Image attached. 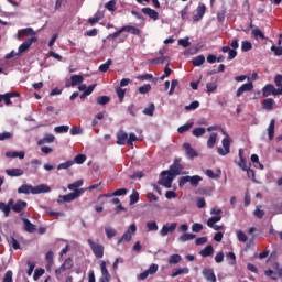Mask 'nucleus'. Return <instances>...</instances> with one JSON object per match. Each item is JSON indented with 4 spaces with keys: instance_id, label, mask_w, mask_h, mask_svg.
<instances>
[{
    "instance_id": "1",
    "label": "nucleus",
    "mask_w": 282,
    "mask_h": 282,
    "mask_svg": "<svg viewBox=\"0 0 282 282\" xmlns=\"http://www.w3.org/2000/svg\"><path fill=\"white\" fill-rule=\"evenodd\" d=\"M52 188L45 184L32 186L31 184H23L18 188L19 195H41V193H50Z\"/></svg>"
},
{
    "instance_id": "2",
    "label": "nucleus",
    "mask_w": 282,
    "mask_h": 282,
    "mask_svg": "<svg viewBox=\"0 0 282 282\" xmlns=\"http://www.w3.org/2000/svg\"><path fill=\"white\" fill-rule=\"evenodd\" d=\"M203 177L199 175L194 176H182L178 181V186L182 188L185 184H191L194 188L199 186V182H203Z\"/></svg>"
},
{
    "instance_id": "3",
    "label": "nucleus",
    "mask_w": 282,
    "mask_h": 282,
    "mask_svg": "<svg viewBox=\"0 0 282 282\" xmlns=\"http://www.w3.org/2000/svg\"><path fill=\"white\" fill-rule=\"evenodd\" d=\"M87 243L96 259H102L105 257V246L97 243L93 239H87Z\"/></svg>"
},
{
    "instance_id": "4",
    "label": "nucleus",
    "mask_w": 282,
    "mask_h": 282,
    "mask_svg": "<svg viewBox=\"0 0 282 282\" xmlns=\"http://www.w3.org/2000/svg\"><path fill=\"white\" fill-rule=\"evenodd\" d=\"M175 175H173L170 171H163L161 173V178L159 181V184L161 186H164L165 188H171L173 186V180Z\"/></svg>"
},
{
    "instance_id": "5",
    "label": "nucleus",
    "mask_w": 282,
    "mask_h": 282,
    "mask_svg": "<svg viewBox=\"0 0 282 282\" xmlns=\"http://www.w3.org/2000/svg\"><path fill=\"white\" fill-rule=\"evenodd\" d=\"M269 96H282V88H275L272 84H267L262 88V97L268 98Z\"/></svg>"
},
{
    "instance_id": "6",
    "label": "nucleus",
    "mask_w": 282,
    "mask_h": 282,
    "mask_svg": "<svg viewBox=\"0 0 282 282\" xmlns=\"http://www.w3.org/2000/svg\"><path fill=\"white\" fill-rule=\"evenodd\" d=\"M225 138L221 141L223 148H218V155H228L230 153V143L232 140L228 133L224 132Z\"/></svg>"
},
{
    "instance_id": "7",
    "label": "nucleus",
    "mask_w": 282,
    "mask_h": 282,
    "mask_svg": "<svg viewBox=\"0 0 282 282\" xmlns=\"http://www.w3.org/2000/svg\"><path fill=\"white\" fill-rule=\"evenodd\" d=\"M137 231H138V227L135 226V224L130 225L129 229L117 241L118 246H120L122 241H127V242L131 241V239L133 238L132 235H135Z\"/></svg>"
},
{
    "instance_id": "8",
    "label": "nucleus",
    "mask_w": 282,
    "mask_h": 282,
    "mask_svg": "<svg viewBox=\"0 0 282 282\" xmlns=\"http://www.w3.org/2000/svg\"><path fill=\"white\" fill-rule=\"evenodd\" d=\"M204 14H206V4L200 2L193 12V21H202V19H204Z\"/></svg>"
},
{
    "instance_id": "9",
    "label": "nucleus",
    "mask_w": 282,
    "mask_h": 282,
    "mask_svg": "<svg viewBox=\"0 0 282 282\" xmlns=\"http://www.w3.org/2000/svg\"><path fill=\"white\" fill-rule=\"evenodd\" d=\"M37 42H39V37H36V36H33V37H31V39L24 41V42L19 46L17 54H20V55H21V54H23V52H28V48H29V47H32V44H33V43H37Z\"/></svg>"
},
{
    "instance_id": "10",
    "label": "nucleus",
    "mask_w": 282,
    "mask_h": 282,
    "mask_svg": "<svg viewBox=\"0 0 282 282\" xmlns=\"http://www.w3.org/2000/svg\"><path fill=\"white\" fill-rule=\"evenodd\" d=\"M72 268H74V260L67 258L64 263L55 270V274L61 275L63 272H66V270H72Z\"/></svg>"
},
{
    "instance_id": "11",
    "label": "nucleus",
    "mask_w": 282,
    "mask_h": 282,
    "mask_svg": "<svg viewBox=\"0 0 282 282\" xmlns=\"http://www.w3.org/2000/svg\"><path fill=\"white\" fill-rule=\"evenodd\" d=\"M202 274L207 282H217V275H215V270L210 268H205L203 269Z\"/></svg>"
},
{
    "instance_id": "12",
    "label": "nucleus",
    "mask_w": 282,
    "mask_h": 282,
    "mask_svg": "<svg viewBox=\"0 0 282 282\" xmlns=\"http://www.w3.org/2000/svg\"><path fill=\"white\" fill-rule=\"evenodd\" d=\"M83 80H85L83 75H73L70 76V79L66 80L65 87H76V85H80Z\"/></svg>"
},
{
    "instance_id": "13",
    "label": "nucleus",
    "mask_w": 282,
    "mask_h": 282,
    "mask_svg": "<svg viewBox=\"0 0 282 282\" xmlns=\"http://www.w3.org/2000/svg\"><path fill=\"white\" fill-rule=\"evenodd\" d=\"M83 193H85L84 189H76L75 192L59 197L63 199V202H74V199H78V197L83 195Z\"/></svg>"
},
{
    "instance_id": "14",
    "label": "nucleus",
    "mask_w": 282,
    "mask_h": 282,
    "mask_svg": "<svg viewBox=\"0 0 282 282\" xmlns=\"http://www.w3.org/2000/svg\"><path fill=\"white\" fill-rule=\"evenodd\" d=\"M252 89H254V84H252V82H248L237 89L236 96L237 98H240V96H243L246 91H252Z\"/></svg>"
},
{
    "instance_id": "15",
    "label": "nucleus",
    "mask_w": 282,
    "mask_h": 282,
    "mask_svg": "<svg viewBox=\"0 0 282 282\" xmlns=\"http://www.w3.org/2000/svg\"><path fill=\"white\" fill-rule=\"evenodd\" d=\"M184 171V165L180 163V160H175L174 163L170 166V173L174 175H181Z\"/></svg>"
},
{
    "instance_id": "16",
    "label": "nucleus",
    "mask_w": 282,
    "mask_h": 282,
    "mask_svg": "<svg viewBox=\"0 0 282 282\" xmlns=\"http://www.w3.org/2000/svg\"><path fill=\"white\" fill-rule=\"evenodd\" d=\"M183 149H184L186 155L191 160H195V158H199V153L197 152V150H195V149H193V147H191V143H184Z\"/></svg>"
},
{
    "instance_id": "17",
    "label": "nucleus",
    "mask_w": 282,
    "mask_h": 282,
    "mask_svg": "<svg viewBox=\"0 0 282 282\" xmlns=\"http://www.w3.org/2000/svg\"><path fill=\"white\" fill-rule=\"evenodd\" d=\"M24 36H31V39H32V37L36 36V32L32 28H25V29L20 30L17 34V37L20 41H21V39H24Z\"/></svg>"
},
{
    "instance_id": "18",
    "label": "nucleus",
    "mask_w": 282,
    "mask_h": 282,
    "mask_svg": "<svg viewBox=\"0 0 282 282\" xmlns=\"http://www.w3.org/2000/svg\"><path fill=\"white\" fill-rule=\"evenodd\" d=\"M19 96L21 95L18 91L6 93L4 95H1V102L4 100V105L10 107V105H12L11 98H19Z\"/></svg>"
},
{
    "instance_id": "19",
    "label": "nucleus",
    "mask_w": 282,
    "mask_h": 282,
    "mask_svg": "<svg viewBox=\"0 0 282 282\" xmlns=\"http://www.w3.org/2000/svg\"><path fill=\"white\" fill-rule=\"evenodd\" d=\"M141 12L142 14H145V17L152 19L153 21H158V19H160V13H158V11L149 7L142 8Z\"/></svg>"
},
{
    "instance_id": "20",
    "label": "nucleus",
    "mask_w": 282,
    "mask_h": 282,
    "mask_svg": "<svg viewBox=\"0 0 282 282\" xmlns=\"http://www.w3.org/2000/svg\"><path fill=\"white\" fill-rule=\"evenodd\" d=\"M176 229H177V223H172L170 226L163 225L160 231V235L161 237H166L169 232H175Z\"/></svg>"
},
{
    "instance_id": "21",
    "label": "nucleus",
    "mask_w": 282,
    "mask_h": 282,
    "mask_svg": "<svg viewBox=\"0 0 282 282\" xmlns=\"http://www.w3.org/2000/svg\"><path fill=\"white\" fill-rule=\"evenodd\" d=\"M129 140V134L124 131H119L117 133V141L116 143L119 145V147H124V144H127Z\"/></svg>"
},
{
    "instance_id": "22",
    "label": "nucleus",
    "mask_w": 282,
    "mask_h": 282,
    "mask_svg": "<svg viewBox=\"0 0 282 282\" xmlns=\"http://www.w3.org/2000/svg\"><path fill=\"white\" fill-rule=\"evenodd\" d=\"M24 208H28V202L21 199L17 200L11 207L14 213H23Z\"/></svg>"
},
{
    "instance_id": "23",
    "label": "nucleus",
    "mask_w": 282,
    "mask_h": 282,
    "mask_svg": "<svg viewBox=\"0 0 282 282\" xmlns=\"http://www.w3.org/2000/svg\"><path fill=\"white\" fill-rule=\"evenodd\" d=\"M6 173L9 177H21L24 171L21 169H9V170H6Z\"/></svg>"
},
{
    "instance_id": "24",
    "label": "nucleus",
    "mask_w": 282,
    "mask_h": 282,
    "mask_svg": "<svg viewBox=\"0 0 282 282\" xmlns=\"http://www.w3.org/2000/svg\"><path fill=\"white\" fill-rule=\"evenodd\" d=\"M22 221L24 224V230L26 232H34L36 230V226L34 224H32V221H30V219L23 218Z\"/></svg>"
},
{
    "instance_id": "25",
    "label": "nucleus",
    "mask_w": 282,
    "mask_h": 282,
    "mask_svg": "<svg viewBox=\"0 0 282 282\" xmlns=\"http://www.w3.org/2000/svg\"><path fill=\"white\" fill-rule=\"evenodd\" d=\"M262 109H264L265 111H272V109H274V99L272 98L264 99L262 102Z\"/></svg>"
},
{
    "instance_id": "26",
    "label": "nucleus",
    "mask_w": 282,
    "mask_h": 282,
    "mask_svg": "<svg viewBox=\"0 0 282 282\" xmlns=\"http://www.w3.org/2000/svg\"><path fill=\"white\" fill-rule=\"evenodd\" d=\"M214 252H215V248H213V245H209L205 247L203 250H200L199 254L200 257L206 258V257H213Z\"/></svg>"
},
{
    "instance_id": "27",
    "label": "nucleus",
    "mask_w": 282,
    "mask_h": 282,
    "mask_svg": "<svg viewBox=\"0 0 282 282\" xmlns=\"http://www.w3.org/2000/svg\"><path fill=\"white\" fill-rule=\"evenodd\" d=\"M206 63V57L204 55H198L192 59L194 67H202Z\"/></svg>"
},
{
    "instance_id": "28",
    "label": "nucleus",
    "mask_w": 282,
    "mask_h": 282,
    "mask_svg": "<svg viewBox=\"0 0 282 282\" xmlns=\"http://www.w3.org/2000/svg\"><path fill=\"white\" fill-rule=\"evenodd\" d=\"M239 158L240 161L238 162V166L242 170V171H247L248 169V163H246V159L243 158V149L239 150Z\"/></svg>"
},
{
    "instance_id": "29",
    "label": "nucleus",
    "mask_w": 282,
    "mask_h": 282,
    "mask_svg": "<svg viewBox=\"0 0 282 282\" xmlns=\"http://www.w3.org/2000/svg\"><path fill=\"white\" fill-rule=\"evenodd\" d=\"M123 32H129L130 34H134V36H140V29L133 25L122 26Z\"/></svg>"
},
{
    "instance_id": "30",
    "label": "nucleus",
    "mask_w": 282,
    "mask_h": 282,
    "mask_svg": "<svg viewBox=\"0 0 282 282\" xmlns=\"http://www.w3.org/2000/svg\"><path fill=\"white\" fill-rule=\"evenodd\" d=\"M45 261L47 263L46 265V270L50 271V268H52V265H54V251H48L45 256Z\"/></svg>"
},
{
    "instance_id": "31",
    "label": "nucleus",
    "mask_w": 282,
    "mask_h": 282,
    "mask_svg": "<svg viewBox=\"0 0 282 282\" xmlns=\"http://www.w3.org/2000/svg\"><path fill=\"white\" fill-rule=\"evenodd\" d=\"M55 137L53 134H46L42 140H40L37 142L39 147L43 145V144H52V142H54Z\"/></svg>"
},
{
    "instance_id": "32",
    "label": "nucleus",
    "mask_w": 282,
    "mask_h": 282,
    "mask_svg": "<svg viewBox=\"0 0 282 282\" xmlns=\"http://www.w3.org/2000/svg\"><path fill=\"white\" fill-rule=\"evenodd\" d=\"M100 268H101V274L104 276L101 279H107V281H109L111 275L109 274V271L107 270V262L101 261Z\"/></svg>"
},
{
    "instance_id": "33",
    "label": "nucleus",
    "mask_w": 282,
    "mask_h": 282,
    "mask_svg": "<svg viewBox=\"0 0 282 282\" xmlns=\"http://www.w3.org/2000/svg\"><path fill=\"white\" fill-rule=\"evenodd\" d=\"M194 124H195L194 122H188V123H185V124L178 127L177 133L182 134V133H186V131H191V129H193Z\"/></svg>"
},
{
    "instance_id": "34",
    "label": "nucleus",
    "mask_w": 282,
    "mask_h": 282,
    "mask_svg": "<svg viewBox=\"0 0 282 282\" xmlns=\"http://www.w3.org/2000/svg\"><path fill=\"white\" fill-rule=\"evenodd\" d=\"M191 270L188 268L174 269L172 272V278L180 276V274H188Z\"/></svg>"
},
{
    "instance_id": "35",
    "label": "nucleus",
    "mask_w": 282,
    "mask_h": 282,
    "mask_svg": "<svg viewBox=\"0 0 282 282\" xmlns=\"http://www.w3.org/2000/svg\"><path fill=\"white\" fill-rule=\"evenodd\" d=\"M111 65H113V61L107 59L106 63L99 66V72H101L102 74H106V72H109V67H111Z\"/></svg>"
},
{
    "instance_id": "36",
    "label": "nucleus",
    "mask_w": 282,
    "mask_h": 282,
    "mask_svg": "<svg viewBox=\"0 0 282 282\" xmlns=\"http://www.w3.org/2000/svg\"><path fill=\"white\" fill-rule=\"evenodd\" d=\"M105 232H106L107 239H113V237L118 235V231L113 229V227H105Z\"/></svg>"
},
{
    "instance_id": "37",
    "label": "nucleus",
    "mask_w": 282,
    "mask_h": 282,
    "mask_svg": "<svg viewBox=\"0 0 282 282\" xmlns=\"http://www.w3.org/2000/svg\"><path fill=\"white\" fill-rule=\"evenodd\" d=\"M195 237L196 236L194 234L185 232L182 236H180L178 241H181V243H185V241H191L195 239Z\"/></svg>"
},
{
    "instance_id": "38",
    "label": "nucleus",
    "mask_w": 282,
    "mask_h": 282,
    "mask_svg": "<svg viewBox=\"0 0 282 282\" xmlns=\"http://www.w3.org/2000/svg\"><path fill=\"white\" fill-rule=\"evenodd\" d=\"M251 34L256 39H261L262 41H265V34H263V31H261V29L259 28L253 29Z\"/></svg>"
},
{
    "instance_id": "39",
    "label": "nucleus",
    "mask_w": 282,
    "mask_h": 282,
    "mask_svg": "<svg viewBox=\"0 0 282 282\" xmlns=\"http://www.w3.org/2000/svg\"><path fill=\"white\" fill-rule=\"evenodd\" d=\"M138 202H140V193L133 189L132 194L130 195V206H133V204H138Z\"/></svg>"
},
{
    "instance_id": "40",
    "label": "nucleus",
    "mask_w": 282,
    "mask_h": 282,
    "mask_svg": "<svg viewBox=\"0 0 282 282\" xmlns=\"http://www.w3.org/2000/svg\"><path fill=\"white\" fill-rule=\"evenodd\" d=\"M6 158H19L20 160H23L25 158V152H6Z\"/></svg>"
},
{
    "instance_id": "41",
    "label": "nucleus",
    "mask_w": 282,
    "mask_h": 282,
    "mask_svg": "<svg viewBox=\"0 0 282 282\" xmlns=\"http://www.w3.org/2000/svg\"><path fill=\"white\" fill-rule=\"evenodd\" d=\"M205 133H206V128H202V127L195 128L192 131V135H194L195 138H202V135H204Z\"/></svg>"
},
{
    "instance_id": "42",
    "label": "nucleus",
    "mask_w": 282,
    "mask_h": 282,
    "mask_svg": "<svg viewBox=\"0 0 282 282\" xmlns=\"http://www.w3.org/2000/svg\"><path fill=\"white\" fill-rule=\"evenodd\" d=\"M236 237L241 243H246V241H248V236H246V232H243V230H237Z\"/></svg>"
},
{
    "instance_id": "43",
    "label": "nucleus",
    "mask_w": 282,
    "mask_h": 282,
    "mask_svg": "<svg viewBox=\"0 0 282 282\" xmlns=\"http://www.w3.org/2000/svg\"><path fill=\"white\" fill-rule=\"evenodd\" d=\"M275 120L272 119L270 121L269 128H268V133H269V140H274V124H275Z\"/></svg>"
},
{
    "instance_id": "44",
    "label": "nucleus",
    "mask_w": 282,
    "mask_h": 282,
    "mask_svg": "<svg viewBox=\"0 0 282 282\" xmlns=\"http://www.w3.org/2000/svg\"><path fill=\"white\" fill-rule=\"evenodd\" d=\"M144 116H153L155 113V104H149L145 109H143Z\"/></svg>"
},
{
    "instance_id": "45",
    "label": "nucleus",
    "mask_w": 282,
    "mask_h": 282,
    "mask_svg": "<svg viewBox=\"0 0 282 282\" xmlns=\"http://www.w3.org/2000/svg\"><path fill=\"white\" fill-rule=\"evenodd\" d=\"M217 142V133H212L207 141L208 149H213Z\"/></svg>"
},
{
    "instance_id": "46",
    "label": "nucleus",
    "mask_w": 282,
    "mask_h": 282,
    "mask_svg": "<svg viewBox=\"0 0 282 282\" xmlns=\"http://www.w3.org/2000/svg\"><path fill=\"white\" fill-rule=\"evenodd\" d=\"M116 94L119 98V101L122 102V100H124V96L127 94V89H123L122 87L118 86L116 88Z\"/></svg>"
},
{
    "instance_id": "47",
    "label": "nucleus",
    "mask_w": 282,
    "mask_h": 282,
    "mask_svg": "<svg viewBox=\"0 0 282 282\" xmlns=\"http://www.w3.org/2000/svg\"><path fill=\"white\" fill-rule=\"evenodd\" d=\"M72 166H74V161H66L57 165V171L72 169Z\"/></svg>"
},
{
    "instance_id": "48",
    "label": "nucleus",
    "mask_w": 282,
    "mask_h": 282,
    "mask_svg": "<svg viewBox=\"0 0 282 282\" xmlns=\"http://www.w3.org/2000/svg\"><path fill=\"white\" fill-rule=\"evenodd\" d=\"M218 221H221V216H212V217L207 220V226H208V228L214 227L215 224H217Z\"/></svg>"
},
{
    "instance_id": "49",
    "label": "nucleus",
    "mask_w": 282,
    "mask_h": 282,
    "mask_svg": "<svg viewBox=\"0 0 282 282\" xmlns=\"http://www.w3.org/2000/svg\"><path fill=\"white\" fill-rule=\"evenodd\" d=\"M105 9L109 10V12H116L118 8L116 7V0H110L105 4Z\"/></svg>"
},
{
    "instance_id": "50",
    "label": "nucleus",
    "mask_w": 282,
    "mask_h": 282,
    "mask_svg": "<svg viewBox=\"0 0 282 282\" xmlns=\"http://www.w3.org/2000/svg\"><path fill=\"white\" fill-rule=\"evenodd\" d=\"M206 89H207V94H213V91H217V80L207 83Z\"/></svg>"
},
{
    "instance_id": "51",
    "label": "nucleus",
    "mask_w": 282,
    "mask_h": 282,
    "mask_svg": "<svg viewBox=\"0 0 282 282\" xmlns=\"http://www.w3.org/2000/svg\"><path fill=\"white\" fill-rule=\"evenodd\" d=\"M80 186H83V180L76 181L72 184L68 185V191H78V188H80Z\"/></svg>"
},
{
    "instance_id": "52",
    "label": "nucleus",
    "mask_w": 282,
    "mask_h": 282,
    "mask_svg": "<svg viewBox=\"0 0 282 282\" xmlns=\"http://www.w3.org/2000/svg\"><path fill=\"white\" fill-rule=\"evenodd\" d=\"M0 210L4 213V217H10V210H12V207H10V205H7L6 203H1Z\"/></svg>"
},
{
    "instance_id": "53",
    "label": "nucleus",
    "mask_w": 282,
    "mask_h": 282,
    "mask_svg": "<svg viewBox=\"0 0 282 282\" xmlns=\"http://www.w3.org/2000/svg\"><path fill=\"white\" fill-rule=\"evenodd\" d=\"M108 102H111V98L109 96H99V97H97V104L98 105H108Z\"/></svg>"
},
{
    "instance_id": "54",
    "label": "nucleus",
    "mask_w": 282,
    "mask_h": 282,
    "mask_svg": "<svg viewBox=\"0 0 282 282\" xmlns=\"http://www.w3.org/2000/svg\"><path fill=\"white\" fill-rule=\"evenodd\" d=\"M147 228L150 232H155V231H158V223L155 220L148 221Z\"/></svg>"
},
{
    "instance_id": "55",
    "label": "nucleus",
    "mask_w": 282,
    "mask_h": 282,
    "mask_svg": "<svg viewBox=\"0 0 282 282\" xmlns=\"http://www.w3.org/2000/svg\"><path fill=\"white\" fill-rule=\"evenodd\" d=\"M265 276L272 279L273 281H276V279H279V271L274 272L272 269H269L265 271Z\"/></svg>"
},
{
    "instance_id": "56",
    "label": "nucleus",
    "mask_w": 282,
    "mask_h": 282,
    "mask_svg": "<svg viewBox=\"0 0 282 282\" xmlns=\"http://www.w3.org/2000/svg\"><path fill=\"white\" fill-rule=\"evenodd\" d=\"M86 160H87V155L78 154L75 156L73 162H74V164H83V163H85Z\"/></svg>"
},
{
    "instance_id": "57",
    "label": "nucleus",
    "mask_w": 282,
    "mask_h": 282,
    "mask_svg": "<svg viewBox=\"0 0 282 282\" xmlns=\"http://www.w3.org/2000/svg\"><path fill=\"white\" fill-rule=\"evenodd\" d=\"M10 246H12L13 250H21V243H19L15 239L14 236H11L9 240Z\"/></svg>"
},
{
    "instance_id": "58",
    "label": "nucleus",
    "mask_w": 282,
    "mask_h": 282,
    "mask_svg": "<svg viewBox=\"0 0 282 282\" xmlns=\"http://www.w3.org/2000/svg\"><path fill=\"white\" fill-rule=\"evenodd\" d=\"M180 261H182V256L180 254H172L169 259V263H172V264H177L180 263Z\"/></svg>"
},
{
    "instance_id": "59",
    "label": "nucleus",
    "mask_w": 282,
    "mask_h": 282,
    "mask_svg": "<svg viewBox=\"0 0 282 282\" xmlns=\"http://www.w3.org/2000/svg\"><path fill=\"white\" fill-rule=\"evenodd\" d=\"M250 50H252V43H250L249 41H243L241 44V51L250 52Z\"/></svg>"
},
{
    "instance_id": "60",
    "label": "nucleus",
    "mask_w": 282,
    "mask_h": 282,
    "mask_svg": "<svg viewBox=\"0 0 282 282\" xmlns=\"http://www.w3.org/2000/svg\"><path fill=\"white\" fill-rule=\"evenodd\" d=\"M55 133H67V131H69V127L68 126H57L54 129Z\"/></svg>"
},
{
    "instance_id": "61",
    "label": "nucleus",
    "mask_w": 282,
    "mask_h": 282,
    "mask_svg": "<svg viewBox=\"0 0 282 282\" xmlns=\"http://www.w3.org/2000/svg\"><path fill=\"white\" fill-rule=\"evenodd\" d=\"M165 61H169V56L156 57V58L152 59L151 63H153L155 65H163V63Z\"/></svg>"
},
{
    "instance_id": "62",
    "label": "nucleus",
    "mask_w": 282,
    "mask_h": 282,
    "mask_svg": "<svg viewBox=\"0 0 282 282\" xmlns=\"http://www.w3.org/2000/svg\"><path fill=\"white\" fill-rule=\"evenodd\" d=\"M149 91H151V84L139 87V94H149Z\"/></svg>"
},
{
    "instance_id": "63",
    "label": "nucleus",
    "mask_w": 282,
    "mask_h": 282,
    "mask_svg": "<svg viewBox=\"0 0 282 282\" xmlns=\"http://www.w3.org/2000/svg\"><path fill=\"white\" fill-rule=\"evenodd\" d=\"M274 83H275V86L278 87V89H282V75L281 74L275 75Z\"/></svg>"
},
{
    "instance_id": "64",
    "label": "nucleus",
    "mask_w": 282,
    "mask_h": 282,
    "mask_svg": "<svg viewBox=\"0 0 282 282\" xmlns=\"http://www.w3.org/2000/svg\"><path fill=\"white\" fill-rule=\"evenodd\" d=\"M271 52H273L275 56H282V46L272 45Z\"/></svg>"
}]
</instances>
